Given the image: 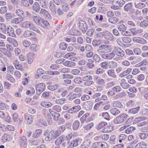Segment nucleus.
<instances>
[{
	"label": "nucleus",
	"mask_w": 148,
	"mask_h": 148,
	"mask_svg": "<svg viewBox=\"0 0 148 148\" xmlns=\"http://www.w3.org/2000/svg\"><path fill=\"white\" fill-rule=\"evenodd\" d=\"M128 116L125 114H123L117 116L114 121L115 124H121L123 123L128 117Z\"/></svg>",
	"instance_id": "obj_1"
},
{
	"label": "nucleus",
	"mask_w": 148,
	"mask_h": 148,
	"mask_svg": "<svg viewBox=\"0 0 148 148\" xmlns=\"http://www.w3.org/2000/svg\"><path fill=\"white\" fill-rule=\"evenodd\" d=\"M79 29L81 30L83 33H85L88 29L87 23L84 21L80 20L79 21Z\"/></svg>",
	"instance_id": "obj_2"
},
{
	"label": "nucleus",
	"mask_w": 148,
	"mask_h": 148,
	"mask_svg": "<svg viewBox=\"0 0 148 148\" xmlns=\"http://www.w3.org/2000/svg\"><path fill=\"white\" fill-rule=\"evenodd\" d=\"M39 14L40 16L45 18L49 19H51V16L48 11L44 8H41L40 10Z\"/></svg>",
	"instance_id": "obj_3"
},
{
	"label": "nucleus",
	"mask_w": 148,
	"mask_h": 148,
	"mask_svg": "<svg viewBox=\"0 0 148 148\" xmlns=\"http://www.w3.org/2000/svg\"><path fill=\"white\" fill-rule=\"evenodd\" d=\"M113 51L115 55L123 57L125 55V52L123 50L117 47H114Z\"/></svg>",
	"instance_id": "obj_4"
},
{
	"label": "nucleus",
	"mask_w": 148,
	"mask_h": 148,
	"mask_svg": "<svg viewBox=\"0 0 148 148\" xmlns=\"http://www.w3.org/2000/svg\"><path fill=\"white\" fill-rule=\"evenodd\" d=\"M33 24H34L30 21H26L21 23V27L24 28L29 29L31 30Z\"/></svg>",
	"instance_id": "obj_5"
},
{
	"label": "nucleus",
	"mask_w": 148,
	"mask_h": 148,
	"mask_svg": "<svg viewBox=\"0 0 148 148\" xmlns=\"http://www.w3.org/2000/svg\"><path fill=\"white\" fill-rule=\"evenodd\" d=\"M45 85L44 83H41L36 86V90L37 93L39 95L45 90Z\"/></svg>",
	"instance_id": "obj_6"
},
{
	"label": "nucleus",
	"mask_w": 148,
	"mask_h": 148,
	"mask_svg": "<svg viewBox=\"0 0 148 148\" xmlns=\"http://www.w3.org/2000/svg\"><path fill=\"white\" fill-rule=\"evenodd\" d=\"M79 138H74L72 140L69 145L68 146L69 148H73L77 146L79 143Z\"/></svg>",
	"instance_id": "obj_7"
},
{
	"label": "nucleus",
	"mask_w": 148,
	"mask_h": 148,
	"mask_svg": "<svg viewBox=\"0 0 148 148\" xmlns=\"http://www.w3.org/2000/svg\"><path fill=\"white\" fill-rule=\"evenodd\" d=\"M104 37L106 39L109 40H114V37L112 34L108 31L104 32Z\"/></svg>",
	"instance_id": "obj_8"
},
{
	"label": "nucleus",
	"mask_w": 148,
	"mask_h": 148,
	"mask_svg": "<svg viewBox=\"0 0 148 148\" xmlns=\"http://www.w3.org/2000/svg\"><path fill=\"white\" fill-rule=\"evenodd\" d=\"M60 2L62 10L64 12L68 11L69 9V8L68 5L66 3V1L65 0H60Z\"/></svg>",
	"instance_id": "obj_9"
},
{
	"label": "nucleus",
	"mask_w": 148,
	"mask_h": 148,
	"mask_svg": "<svg viewBox=\"0 0 148 148\" xmlns=\"http://www.w3.org/2000/svg\"><path fill=\"white\" fill-rule=\"evenodd\" d=\"M81 108V107L79 106H74L69 109L67 112L68 113L73 114L74 112H78L80 110Z\"/></svg>",
	"instance_id": "obj_10"
},
{
	"label": "nucleus",
	"mask_w": 148,
	"mask_h": 148,
	"mask_svg": "<svg viewBox=\"0 0 148 148\" xmlns=\"http://www.w3.org/2000/svg\"><path fill=\"white\" fill-rule=\"evenodd\" d=\"M27 139L25 136H23L20 137L19 142L21 146L23 148H26L27 147Z\"/></svg>",
	"instance_id": "obj_11"
},
{
	"label": "nucleus",
	"mask_w": 148,
	"mask_h": 148,
	"mask_svg": "<svg viewBox=\"0 0 148 148\" xmlns=\"http://www.w3.org/2000/svg\"><path fill=\"white\" fill-rule=\"evenodd\" d=\"M7 34L13 37H15L16 35L14 33L13 28L9 26L7 27Z\"/></svg>",
	"instance_id": "obj_12"
},
{
	"label": "nucleus",
	"mask_w": 148,
	"mask_h": 148,
	"mask_svg": "<svg viewBox=\"0 0 148 148\" xmlns=\"http://www.w3.org/2000/svg\"><path fill=\"white\" fill-rule=\"evenodd\" d=\"M32 9L34 11L37 13L39 12L40 9L39 4L37 2H35L32 6Z\"/></svg>",
	"instance_id": "obj_13"
},
{
	"label": "nucleus",
	"mask_w": 148,
	"mask_h": 148,
	"mask_svg": "<svg viewBox=\"0 0 148 148\" xmlns=\"http://www.w3.org/2000/svg\"><path fill=\"white\" fill-rule=\"evenodd\" d=\"M83 107L87 110H91L92 107V104L91 101H88L84 103Z\"/></svg>",
	"instance_id": "obj_14"
},
{
	"label": "nucleus",
	"mask_w": 148,
	"mask_h": 148,
	"mask_svg": "<svg viewBox=\"0 0 148 148\" xmlns=\"http://www.w3.org/2000/svg\"><path fill=\"white\" fill-rule=\"evenodd\" d=\"M120 85L121 87L124 89H127L130 88V86L126 82L125 80L123 79L121 80Z\"/></svg>",
	"instance_id": "obj_15"
},
{
	"label": "nucleus",
	"mask_w": 148,
	"mask_h": 148,
	"mask_svg": "<svg viewBox=\"0 0 148 148\" xmlns=\"http://www.w3.org/2000/svg\"><path fill=\"white\" fill-rule=\"evenodd\" d=\"M65 137L64 136H61L58 138L55 141V144L58 145H59L61 144L65 140Z\"/></svg>",
	"instance_id": "obj_16"
},
{
	"label": "nucleus",
	"mask_w": 148,
	"mask_h": 148,
	"mask_svg": "<svg viewBox=\"0 0 148 148\" xmlns=\"http://www.w3.org/2000/svg\"><path fill=\"white\" fill-rule=\"evenodd\" d=\"M64 64L65 66L68 67H72L76 66V64L75 62L70 61H66L63 63Z\"/></svg>",
	"instance_id": "obj_17"
},
{
	"label": "nucleus",
	"mask_w": 148,
	"mask_h": 148,
	"mask_svg": "<svg viewBox=\"0 0 148 148\" xmlns=\"http://www.w3.org/2000/svg\"><path fill=\"white\" fill-rule=\"evenodd\" d=\"M100 47L103 48V49L105 51L106 53L111 52L112 49V46L110 45H103L100 46Z\"/></svg>",
	"instance_id": "obj_18"
},
{
	"label": "nucleus",
	"mask_w": 148,
	"mask_h": 148,
	"mask_svg": "<svg viewBox=\"0 0 148 148\" xmlns=\"http://www.w3.org/2000/svg\"><path fill=\"white\" fill-rule=\"evenodd\" d=\"M25 118L27 124H30L33 122V119L31 115L27 113L25 114Z\"/></svg>",
	"instance_id": "obj_19"
},
{
	"label": "nucleus",
	"mask_w": 148,
	"mask_h": 148,
	"mask_svg": "<svg viewBox=\"0 0 148 148\" xmlns=\"http://www.w3.org/2000/svg\"><path fill=\"white\" fill-rule=\"evenodd\" d=\"M90 143L91 141L90 140H86L83 142L80 148H88Z\"/></svg>",
	"instance_id": "obj_20"
},
{
	"label": "nucleus",
	"mask_w": 148,
	"mask_h": 148,
	"mask_svg": "<svg viewBox=\"0 0 148 148\" xmlns=\"http://www.w3.org/2000/svg\"><path fill=\"white\" fill-rule=\"evenodd\" d=\"M49 9L53 13L55 14L56 12V7L52 1L49 2Z\"/></svg>",
	"instance_id": "obj_21"
},
{
	"label": "nucleus",
	"mask_w": 148,
	"mask_h": 148,
	"mask_svg": "<svg viewBox=\"0 0 148 148\" xmlns=\"http://www.w3.org/2000/svg\"><path fill=\"white\" fill-rule=\"evenodd\" d=\"M23 20V17H18L14 18L12 19L11 21V23L12 24H18Z\"/></svg>",
	"instance_id": "obj_22"
},
{
	"label": "nucleus",
	"mask_w": 148,
	"mask_h": 148,
	"mask_svg": "<svg viewBox=\"0 0 148 148\" xmlns=\"http://www.w3.org/2000/svg\"><path fill=\"white\" fill-rule=\"evenodd\" d=\"M113 106L115 108H123V105L119 101H116L114 102L113 103Z\"/></svg>",
	"instance_id": "obj_23"
},
{
	"label": "nucleus",
	"mask_w": 148,
	"mask_h": 148,
	"mask_svg": "<svg viewBox=\"0 0 148 148\" xmlns=\"http://www.w3.org/2000/svg\"><path fill=\"white\" fill-rule=\"evenodd\" d=\"M10 136L7 134H5L2 136L1 140L2 142H4L10 141Z\"/></svg>",
	"instance_id": "obj_24"
},
{
	"label": "nucleus",
	"mask_w": 148,
	"mask_h": 148,
	"mask_svg": "<svg viewBox=\"0 0 148 148\" xmlns=\"http://www.w3.org/2000/svg\"><path fill=\"white\" fill-rule=\"evenodd\" d=\"M13 64L17 69L20 70L22 68L21 65L19 63V61L17 59H16L14 61Z\"/></svg>",
	"instance_id": "obj_25"
},
{
	"label": "nucleus",
	"mask_w": 148,
	"mask_h": 148,
	"mask_svg": "<svg viewBox=\"0 0 148 148\" xmlns=\"http://www.w3.org/2000/svg\"><path fill=\"white\" fill-rule=\"evenodd\" d=\"M28 62L29 64H31L33 61L34 58V53H30L27 55Z\"/></svg>",
	"instance_id": "obj_26"
},
{
	"label": "nucleus",
	"mask_w": 148,
	"mask_h": 148,
	"mask_svg": "<svg viewBox=\"0 0 148 148\" xmlns=\"http://www.w3.org/2000/svg\"><path fill=\"white\" fill-rule=\"evenodd\" d=\"M80 122L79 121H75L73 123L72 125V128L74 130H78Z\"/></svg>",
	"instance_id": "obj_27"
},
{
	"label": "nucleus",
	"mask_w": 148,
	"mask_h": 148,
	"mask_svg": "<svg viewBox=\"0 0 148 148\" xmlns=\"http://www.w3.org/2000/svg\"><path fill=\"white\" fill-rule=\"evenodd\" d=\"M107 74L109 76L112 77L113 78H116L117 77L114 70H108L107 71Z\"/></svg>",
	"instance_id": "obj_28"
},
{
	"label": "nucleus",
	"mask_w": 148,
	"mask_h": 148,
	"mask_svg": "<svg viewBox=\"0 0 148 148\" xmlns=\"http://www.w3.org/2000/svg\"><path fill=\"white\" fill-rule=\"evenodd\" d=\"M53 109H52V108H50L49 110V111L50 114L52 115L53 117H56V116L57 115V116L56 118H54V120H57L58 118H59L60 116V115L56 112H55L54 111H53Z\"/></svg>",
	"instance_id": "obj_29"
},
{
	"label": "nucleus",
	"mask_w": 148,
	"mask_h": 148,
	"mask_svg": "<svg viewBox=\"0 0 148 148\" xmlns=\"http://www.w3.org/2000/svg\"><path fill=\"white\" fill-rule=\"evenodd\" d=\"M40 105L45 108H49L52 106V104L50 102L44 101L40 103Z\"/></svg>",
	"instance_id": "obj_30"
},
{
	"label": "nucleus",
	"mask_w": 148,
	"mask_h": 148,
	"mask_svg": "<svg viewBox=\"0 0 148 148\" xmlns=\"http://www.w3.org/2000/svg\"><path fill=\"white\" fill-rule=\"evenodd\" d=\"M44 73V71L42 69H38L35 73V75L36 77L37 78H39L40 76L42 75Z\"/></svg>",
	"instance_id": "obj_31"
},
{
	"label": "nucleus",
	"mask_w": 148,
	"mask_h": 148,
	"mask_svg": "<svg viewBox=\"0 0 148 148\" xmlns=\"http://www.w3.org/2000/svg\"><path fill=\"white\" fill-rule=\"evenodd\" d=\"M110 112L114 116H116L120 113V111L117 108H114L110 110Z\"/></svg>",
	"instance_id": "obj_32"
},
{
	"label": "nucleus",
	"mask_w": 148,
	"mask_h": 148,
	"mask_svg": "<svg viewBox=\"0 0 148 148\" xmlns=\"http://www.w3.org/2000/svg\"><path fill=\"white\" fill-rule=\"evenodd\" d=\"M124 8L126 12H130L132 9V6L131 3H129L126 4L124 6Z\"/></svg>",
	"instance_id": "obj_33"
},
{
	"label": "nucleus",
	"mask_w": 148,
	"mask_h": 148,
	"mask_svg": "<svg viewBox=\"0 0 148 148\" xmlns=\"http://www.w3.org/2000/svg\"><path fill=\"white\" fill-rule=\"evenodd\" d=\"M94 124L92 122H90L86 124L83 127L84 129L85 130H90L93 126Z\"/></svg>",
	"instance_id": "obj_34"
},
{
	"label": "nucleus",
	"mask_w": 148,
	"mask_h": 148,
	"mask_svg": "<svg viewBox=\"0 0 148 148\" xmlns=\"http://www.w3.org/2000/svg\"><path fill=\"white\" fill-rule=\"evenodd\" d=\"M7 27L6 24L3 23H0V29L3 33H5Z\"/></svg>",
	"instance_id": "obj_35"
},
{
	"label": "nucleus",
	"mask_w": 148,
	"mask_h": 148,
	"mask_svg": "<svg viewBox=\"0 0 148 148\" xmlns=\"http://www.w3.org/2000/svg\"><path fill=\"white\" fill-rule=\"evenodd\" d=\"M39 1V3L42 8L45 9L47 8V5L46 0H40Z\"/></svg>",
	"instance_id": "obj_36"
},
{
	"label": "nucleus",
	"mask_w": 148,
	"mask_h": 148,
	"mask_svg": "<svg viewBox=\"0 0 148 148\" xmlns=\"http://www.w3.org/2000/svg\"><path fill=\"white\" fill-rule=\"evenodd\" d=\"M107 123L106 122L103 121L101 122L98 124L97 126L96 127V128L98 130L100 129L105 127V126L107 125Z\"/></svg>",
	"instance_id": "obj_37"
},
{
	"label": "nucleus",
	"mask_w": 148,
	"mask_h": 148,
	"mask_svg": "<svg viewBox=\"0 0 148 148\" xmlns=\"http://www.w3.org/2000/svg\"><path fill=\"white\" fill-rule=\"evenodd\" d=\"M34 33L32 31L26 30L25 31L23 34V36L25 37H29L31 36Z\"/></svg>",
	"instance_id": "obj_38"
},
{
	"label": "nucleus",
	"mask_w": 148,
	"mask_h": 148,
	"mask_svg": "<svg viewBox=\"0 0 148 148\" xmlns=\"http://www.w3.org/2000/svg\"><path fill=\"white\" fill-rule=\"evenodd\" d=\"M108 62L105 61L101 63L100 66L102 68L104 69H108Z\"/></svg>",
	"instance_id": "obj_39"
},
{
	"label": "nucleus",
	"mask_w": 148,
	"mask_h": 148,
	"mask_svg": "<svg viewBox=\"0 0 148 148\" xmlns=\"http://www.w3.org/2000/svg\"><path fill=\"white\" fill-rule=\"evenodd\" d=\"M110 68H115L118 66V64L116 62L112 61L110 62L109 63Z\"/></svg>",
	"instance_id": "obj_40"
},
{
	"label": "nucleus",
	"mask_w": 148,
	"mask_h": 148,
	"mask_svg": "<svg viewBox=\"0 0 148 148\" xmlns=\"http://www.w3.org/2000/svg\"><path fill=\"white\" fill-rule=\"evenodd\" d=\"M148 25V21L146 20H144L139 24V26L143 28L146 27Z\"/></svg>",
	"instance_id": "obj_41"
},
{
	"label": "nucleus",
	"mask_w": 148,
	"mask_h": 148,
	"mask_svg": "<svg viewBox=\"0 0 148 148\" xmlns=\"http://www.w3.org/2000/svg\"><path fill=\"white\" fill-rule=\"evenodd\" d=\"M51 133H52L53 138H55L59 136L60 135V132L58 130L56 131H51Z\"/></svg>",
	"instance_id": "obj_42"
},
{
	"label": "nucleus",
	"mask_w": 148,
	"mask_h": 148,
	"mask_svg": "<svg viewBox=\"0 0 148 148\" xmlns=\"http://www.w3.org/2000/svg\"><path fill=\"white\" fill-rule=\"evenodd\" d=\"M42 130L40 129L36 130L34 133V134L33 135V137L35 138H37L40 136L42 133Z\"/></svg>",
	"instance_id": "obj_43"
},
{
	"label": "nucleus",
	"mask_w": 148,
	"mask_h": 148,
	"mask_svg": "<svg viewBox=\"0 0 148 148\" xmlns=\"http://www.w3.org/2000/svg\"><path fill=\"white\" fill-rule=\"evenodd\" d=\"M4 52L3 54L6 55L7 57H9L10 58H12V55L10 52L8 50L6 49H3Z\"/></svg>",
	"instance_id": "obj_44"
},
{
	"label": "nucleus",
	"mask_w": 148,
	"mask_h": 148,
	"mask_svg": "<svg viewBox=\"0 0 148 148\" xmlns=\"http://www.w3.org/2000/svg\"><path fill=\"white\" fill-rule=\"evenodd\" d=\"M113 3L119 8L123 5L122 3L121 2V0H114Z\"/></svg>",
	"instance_id": "obj_45"
},
{
	"label": "nucleus",
	"mask_w": 148,
	"mask_h": 148,
	"mask_svg": "<svg viewBox=\"0 0 148 148\" xmlns=\"http://www.w3.org/2000/svg\"><path fill=\"white\" fill-rule=\"evenodd\" d=\"M66 101V99L65 98H62L56 100L55 102L57 104L62 105Z\"/></svg>",
	"instance_id": "obj_46"
},
{
	"label": "nucleus",
	"mask_w": 148,
	"mask_h": 148,
	"mask_svg": "<svg viewBox=\"0 0 148 148\" xmlns=\"http://www.w3.org/2000/svg\"><path fill=\"white\" fill-rule=\"evenodd\" d=\"M139 110V107L133 108L130 110L128 111L129 113H132L133 114H136L138 112Z\"/></svg>",
	"instance_id": "obj_47"
},
{
	"label": "nucleus",
	"mask_w": 148,
	"mask_h": 148,
	"mask_svg": "<svg viewBox=\"0 0 148 148\" xmlns=\"http://www.w3.org/2000/svg\"><path fill=\"white\" fill-rule=\"evenodd\" d=\"M52 109L55 111L58 112H61L62 110L61 107L58 105H56L53 106L52 107Z\"/></svg>",
	"instance_id": "obj_48"
},
{
	"label": "nucleus",
	"mask_w": 148,
	"mask_h": 148,
	"mask_svg": "<svg viewBox=\"0 0 148 148\" xmlns=\"http://www.w3.org/2000/svg\"><path fill=\"white\" fill-rule=\"evenodd\" d=\"M135 128L133 127H130L128 128L125 130V133L127 134H129L132 133L134 130H135Z\"/></svg>",
	"instance_id": "obj_49"
},
{
	"label": "nucleus",
	"mask_w": 148,
	"mask_h": 148,
	"mask_svg": "<svg viewBox=\"0 0 148 148\" xmlns=\"http://www.w3.org/2000/svg\"><path fill=\"white\" fill-rule=\"evenodd\" d=\"M147 90H148V89L147 88L143 87L139 88V92H140L141 96L147 92Z\"/></svg>",
	"instance_id": "obj_50"
},
{
	"label": "nucleus",
	"mask_w": 148,
	"mask_h": 148,
	"mask_svg": "<svg viewBox=\"0 0 148 148\" xmlns=\"http://www.w3.org/2000/svg\"><path fill=\"white\" fill-rule=\"evenodd\" d=\"M32 18L34 22L37 24L39 25L40 23V19L41 18L39 16H33Z\"/></svg>",
	"instance_id": "obj_51"
},
{
	"label": "nucleus",
	"mask_w": 148,
	"mask_h": 148,
	"mask_svg": "<svg viewBox=\"0 0 148 148\" xmlns=\"http://www.w3.org/2000/svg\"><path fill=\"white\" fill-rule=\"evenodd\" d=\"M58 84H56L54 86L49 85L48 86V89L51 91H53L58 89Z\"/></svg>",
	"instance_id": "obj_52"
},
{
	"label": "nucleus",
	"mask_w": 148,
	"mask_h": 148,
	"mask_svg": "<svg viewBox=\"0 0 148 148\" xmlns=\"http://www.w3.org/2000/svg\"><path fill=\"white\" fill-rule=\"evenodd\" d=\"M53 136L52 134V133L50 132L48 134L47 136L45 138V140L46 141H49L53 139Z\"/></svg>",
	"instance_id": "obj_53"
},
{
	"label": "nucleus",
	"mask_w": 148,
	"mask_h": 148,
	"mask_svg": "<svg viewBox=\"0 0 148 148\" xmlns=\"http://www.w3.org/2000/svg\"><path fill=\"white\" fill-rule=\"evenodd\" d=\"M15 13L17 15L21 17H22L24 14V12L21 10H16L15 11Z\"/></svg>",
	"instance_id": "obj_54"
},
{
	"label": "nucleus",
	"mask_w": 148,
	"mask_h": 148,
	"mask_svg": "<svg viewBox=\"0 0 148 148\" xmlns=\"http://www.w3.org/2000/svg\"><path fill=\"white\" fill-rule=\"evenodd\" d=\"M0 70L3 71H6V68L5 67L4 64L2 60L0 59Z\"/></svg>",
	"instance_id": "obj_55"
},
{
	"label": "nucleus",
	"mask_w": 148,
	"mask_h": 148,
	"mask_svg": "<svg viewBox=\"0 0 148 148\" xmlns=\"http://www.w3.org/2000/svg\"><path fill=\"white\" fill-rule=\"evenodd\" d=\"M96 83L98 84H103L105 83L104 80L103 79H101L97 77L95 79Z\"/></svg>",
	"instance_id": "obj_56"
},
{
	"label": "nucleus",
	"mask_w": 148,
	"mask_h": 148,
	"mask_svg": "<svg viewBox=\"0 0 148 148\" xmlns=\"http://www.w3.org/2000/svg\"><path fill=\"white\" fill-rule=\"evenodd\" d=\"M108 21L109 22L112 23H116L118 21V19L116 17H111L109 19Z\"/></svg>",
	"instance_id": "obj_57"
},
{
	"label": "nucleus",
	"mask_w": 148,
	"mask_h": 148,
	"mask_svg": "<svg viewBox=\"0 0 148 148\" xmlns=\"http://www.w3.org/2000/svg\"><path fill=\"white\" fill-rule=\"evenodd\" d=\"M60 72L62 73H69L70 72V69H69L64 68L59 70Z\"/></svg>",
	"instance_id": "obj_58"
},
{
	"label": "nucleus",
	"mask_w": 148,
	"mask_h": 148,
	"mask_svg": "<svg viewBox=\"0 0 148 148\" xmlns=\"http://www.w3.org/2000/svg\"><path fill=\"white\" fill-rule=\"evenodd\" d=\"M108 144L104 142H100L99 143V148H108Z\"/></svg>",
	"instance_id": "obj_59"
},
{
	"label": "nucleus",
	"mask_w": 148,
	"mask_h": 148,
	"mask_svg": "<svg viewBox=\"0 0 148 148\" xmlns=\"http://www.w3.org/2000/svg\"><path fill=\"white\" fill-rule=\"evenodd\" d=\"M79 34V32L77 29H72L70 34L73 36H77Z\"/></svg>",
	"instance_id": "obj_60"
},
{
	"label": "nucleus",
	"mask_w": 148,
	"mask_h": 148,
	"mask_svg": "<svg viewBox=\"0 0 148 148\" xmlns=\"http://www.w3.org/2000/svg\"><path fill=\"white\" fill-rule=\"evenodd\" d=\"M126 27L123 24H121L118 25V30L121 31L123 32L126 30Z\"/></svg>",
	"instance_id": "obj_61"
},
{
	"label": "nucleus",
	"mask_w": 148,
	"mask_h": 148,
	"mask_svg": "<svg viewBox=\"0 0 148 148\" xmlns=\"http://www.w3.org/2000/svg\"><path fill=\"white\" fill-rule=\"evenodd\" d=\"M92 77L91 76L88 75L82 78V80L84 81H86L89 80H92Z\"/></svg>",
	"instance_id": "obj_62"
},
{
	"label": "nucleus",
	"mask_w": 148,
	"mask_h": 148,
	"mask_svg": "<svg viewBox=\"0 0 148 148\" xmlns=\"http://www.w3.org/2000/svg\"><path fill=\"white\" fill-rule=\"evenodd\" d=\"M67 47V44L64 42H62L60 45V48L61 50H65Z\"/></svg>",
	"instance_id": "obj_63"
},
{
	"label": "nucleus",
	"mask_w": 148,
	"mask_h": 148,
	"mask_svg": "<svg viewBox=\"0 0 148 148\" xmlns=\"http://www.w3.org/2000/svg\"><path fill=\"white\" fill-rule=\"evenodd\" d=\"M140 114L143 115H148V109L146 108L143 109L141 111Z\"/></svg>",
	"instance_id": "obj_64"
}]
</instances>
